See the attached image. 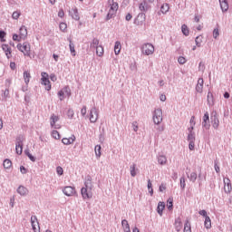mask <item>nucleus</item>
<instances>
[{"label":"nucleus","mask_w":232,"mask_h":232,"mask_svg":"<svg viewBox=\"0 0 232 232\" xmlns=\"http://www.w3.org/2000/svg\"><path fill=\"white\" fill-rule=\"evenodd\" d=\"M109 12L107 14L106 19L110 21V19L113 18L115 14H117V10H119V4L115 2V0H108Z\"/></svg>","instance_id":"obj_1"},{"label":"nucleus","mask_w":232,"mask_h":232,"mask_svg":"<svg viewBox=\"0 0 232 232\" xmlns=\"http://www.w3.org/2000/svg\"><path fill=\"white\" fill-rule=\"evenodd\" d=\"M17 50L22 52L25 57H31L32 55V45L28 42H24L23 44H18L16 45Z\"/></svg>","instance_id":"obj_2"},{"label":"nucleus","mask_w":232,"mask_h":232,"mask_svg":"<svg viewBox=\"0 0 232 232\" xmlns=\"http://www.w3.org/2000/svg\"><path fill=\"white\" fill-rule=\"evenodd\" d=\"M91 48L96 49V55L98 57H102L104 55V47L101 44V42L97 38H93L91 44Z\"/></svg>","instance_id":"obj_3"},{"label":"nucleus","mask_w":232,"mask_h":232,"mask_svg":"<svg viewBox=\"0 0 232 232\" xmlns=\"http://www.w3.org/2000/svg\"><path fill=\"white\" fill-rule=\"evenodd\" d=\"M141 53H143V55H153V53H155V46L150 43L143 44L141 46Z\"/></svg>","instance_id":"obj_4"},{"label":"nucleus","mask_w":232,"mask_h":232,"mask_svg":"<svg viewBox=\"0 0 232 232\" xmlns=\"http://www.w3.org/2000/svg\"><path fill=\"white\" fill-rule=\"evenodd\" d=\"M82 198H92L93 197L92 186H90L88 183H85V187L82 188Z\"/></svg>","instance_id":"obj_5"},{"label":"nucleus","mask_w":232,"mask_h":232,"mask_svg":"<svg viewBox=\"0 0 232 232\" xmlns=\"http://www.w3.org/2000/svg\"><path fill=\"white\" fill-rule=\"evenodd\" d=\"M70 95H72V91L68 86L63 87L61 91L58 92V97L60 101H64V99H66V97H70Z\"/></svg>","instance_id":"obj_6"},{"label":"nucleus","mask_w":232,"mask_h":232,"mask_svg":"<svg viewBox=\"0 0 232 232\" xmlns=\"http://www.w3.org/2000/svg\"><path fill=\"white\" fill-rule=\"evenodd\" d=\"M49 77L48 72H42V84L45 86V90H47V92L52 90V84L50 83Z\"/></svg>","instance_id":"obj_7"},{"label":"nucleus","mask_w":232,"mask_h":232,"mask_svg":"<svg viewBox=\"0 0 232 232\" xmlns=\"http://www.w3.org/2000/svg\"><path fill=\"white\" fill-rule=\"evenodd\" d=\"M154 124H160L162 122V110L156 109L153 114Z\"/></svg>","instance_id":"obj_8"},{"label":"nucleus","mask_w":232,"mask_h":232,"mask_svg":"<svg viewBox=\"0 0 232 232\" xmlns=\"http://www.w3.org/2000/svg\"><path fill=\"white\" fill-rule=\"evenodd\" d=\"M31 225L34 232H41V227L39 226V221L37 220V217H31Z\"/></svg>","instance_id":"obj_9"},{"label":"nucleus","mask_w":232,"mask_h":232,"mask_svg":"<svg viewBox=\"0 0 232 232\" xmlns=\"http://www.w3.org/2000/svg\"><path fill=\"white\" fill-rule=\"evenodd\" d=\"M59 116L55 115V114H52L50 117V124L51 127L54 128L55 130H60L61 125H57L55 123L59 122Z\"/></svg>","instance_id":"obj_10"},{"label":"nucleus","mask_w":232,"mask_h":232,"mask_svg":"<svg viewBox=\"0 0 232 232\" xmlns=\"http://www.w3.org/2000/svg\"><path fill=\"white\" fill-rule=\"evenodd\" d=\"M89 119L91 122H97L99 119V112L97 111V108L93 107L91 109Z\"/></svg>","instance_id":"obj_11"},{"label":"nucleus","mask_w":232,"mask_h":232,"mask_svg":"<svg viewBox=\"0 0 232 232\" xmlns=\"http://www.w3.org/2000/svg\"><path fill=\"white\" fill-rule=\"evenodd\" d=\"M63 193L66 195V197H73V195H75L76 193L75 188L72 186L64 187L63 189Z\"/></svg>","instance_id":"obj_12"},{"label":"nucleus","mask_w":232,"mask_h":232,"mask_svg":"<svg viewBox=\"0 0 232 232\" xmlns=\"http://www.w3.org/2000/svg\"><path fill=\"white\" fill-rule=\"evenodd\" d=\"M223 182H224L225 193H231V191H232L231 179H229V178H225Z\"/></svg>","instance_id":"obj_13"},{"label":"nucleus","mask_w":232,"mask_h":232,"mask_svg":"<svg viewBox=\"0 0 232 232\" xmlns=\"http://www.w3.org/2000/svg\"><path fill=\"white\" fill-rule=\"evenodd\" d=\"M211 124L214 130H218L220 121L218 120V115H217V112L211 116Z\"/></svg>","instance_id":"obj_14"},{"label":"nucleus","mask_w":232,"mask_h":232,"mask_svg":"<svg viewBox=\"0 0 232 232\" xmlns=\"http://www.w3.org/2000/svg\"><path fill=\"white\" fill-rule=\"evenodd\" d=\"M18 35L20 36V39H22L23 41H24V39L28 37V29L26 28V26L22 25L20 27Z\"/></svg>","instance_id":"obj_15"},{"label":"nucleus","mask_w":232,"mask_h":232,"mask_svg":"<svg viewBox=\"0 0 232 232\" xmlns=\"http://www.w3.org/2000/svg\"><path fill=\"white\" fill-rule=\"evenodd\" d=\"M202 126L205 128V130H209L210 125H209V113L206 112L203 116V121H202Z\"/></svg>","instance_id":"obj_16"},{"label":"nucleus","mask_w":232,"mask_h":232,"mask_svg":"<svg viewBox=\"0 0 232 232\" xmlns=\"http://www.w3.org/2000/svg\"><path fill=\"white\" fill-rule=\"evenodd\" d=\"M2 50L5 52L7 59L12 57V48L8 44H2Z\"/></svg>","instance_id":"obj_17"},{"label":"nucleus","mask_w":232,"mask_h":232,"mask_svg":"<svg viewBox=\"0 0 232 232\" xmlns=\"http://www.w3.org/2000/svg\"><path fill=\"white\" fill-rule=\"evenodd\" d=\"M204 90V79L199 78L198 80V84L196 86V91L198 92V93H202Z\"/></svg>","instance_id":"obj_18"},{"label":"nucleus","mask_w":232,"mask_h":232,"mask_svg":"<svg viewBox=\"0 0 232 232\" xmlns=\"http://www.w3.org/2000/svg\"><path fill=\"white\" fill-rule=\"evenodd\" d=\"M70 15L74 19V21H79L81 19V16L79 15V11L77 8H72L70 11Z\"/></svg>","instance_id":"obj_19"},{"label":"nucleus","mask_w":232,"mask_h":232,"mask_svg":"<svg viewBox=\"0 0 232 232\" xmlns=\"http://www.w3.org/2000/svg\"><path fill=\"white\" fill-rule=\"evenodd\" d=\"M219 4L222 12H227V10H229V4H227V0H219Z\"/></svg>","instance_id":"obj_20"},{"label":"nucleus","mask_w":232,"mask_h":232,"mask_svg":"<svg viewBox=\"0 0 232 232\" xmlns=\"http://www.w3.org/2000/svg\"><path fill=\"white\" fill-rule=\"evenodd\" d=\"M164 209H166V203L160 201L157 207V211L160 214V217H162Z\"/></svg>","instance_id":"obj_21"},{"label":"nucleus","mask_w":232,"mask_h":232,"mask_svg":"<svg viewBox=\"0 0 232 232\" xmlns=\"http://www.w3.org/2000/svg\"><path fill=\"white\" fill-rule=\"evenodd\" d=\"M63 144H65L66 146L70 145V144H73V142H75V136H72L71 138H63L62 140Z\"/></svg>","instance_id":"obj_22"},{"label":"nucleus","mask_w":232,"mask_h":232,"mask_svg":"<svg viewBox=\"0 0 232 232\" xmlns=\"http://www.w3.org/2000/svg\"><path fill=\"white\" fill-rule=\"evenodd\" d=\"M174 226H175L176 231H181V229H182V219H180V218H176Z\"/></svg>","instance_id":"obj_23"},{"label":"nucleus","mask_w":232,"mask_h":232,"mask_svg":"<svg viewBox=\"0 0 232 232\" xmlns=\"http://www.w3.org/2000/svg\"><path fill=\"white\" fill-rule=\"evenodd\" d=\"M158 162L160 166H165V164H168V158L164 155H160L158 157Z\"/></svg>","instance_id":"obj_24"},{"label":"nucleus","mask_w":232,"mask_h":232,"mask_svg":"<svg viewBox=\"0 0 232 232\" xmlns=\"http://www.w3.org/2000/svg\"><path fill=\"white\" fill-rule=\"evenodd\" d=\"M17 193H19V195H22V197H24L25 195H28V188L20 186L17 189Z\"/></svg>","instance_id":"obj_25"},{"label":"nucleus","mask_w":232,"mask_h":232,"mask_svg":"<svg viewBox=\"0 0 232 232\" xmlns=\"http://www.w3.org/2000/svg\"><path fill=\"white\" fill-rule=\"evenodd\" d=\"M121 226L123 227L124 232H131V230L130 229V224L128 223V220L123 219L121 221Z\"/></svg>","instance_id":"obj_26"},{"label":"nucleus","mask_w":232,"mask_h":232,"mask_svg":"<svg viewBox=\"0 0 232 232\" xmlns=\"http://www.w3.org/2000/svg\"><path fill=\"white\" fill-rule=\"evenodd\" d=\"M15 150H16L17 155H21L23 153V142L22 141H18L16 143Z\"/></svg>","instance_id":"obj_27"},{"label":"nucleus","mask_w":232,"mask_h":232,"mask_svg":"<svg viewBox=\"0 0 232 232\" xmlns=\"http://www.w3.org/2000/svg\"><path fill=\"white\" fill-rule=\"evenodd\" d=\"M30 79H32V75L30 74V72H24V80L25 84H28L30 82Z\"/></svg>","instance_id":"obj_28"},{"label":"nucleus","mask_w":232,"mask_h":232,"mask_svg":"<svg viewBox=\"0 0 232 232\" xmlns=\"http://www.w3.org/2000/svg\"><path fill=\"white\" fill-rule=\"evenodd\" d=\"M121 42H116L114 45V53L115 55H119L121 53Z\"/></svg>","instance_id":"obj_29"},{"label":"nucleus","mask_w":232,"mask_h":232,"mask_svg":"<svg viewBox=\"0 0 232 232\" xmlns=\"http://www.w3.org/2000/svg\"><path fill=\"white\" fill-rule=\"evenodd\" d=\"M130 171L131 177H137V165L136 164H132L130 167Z\"/></svg>","instance_id":"obj_30"},{"label":"nucleus","mask_w":232,"mask_h":232,"mask_svg":"<svg viewBox=\"0 0 232 232\" xmlns=\"http://www.w3.org/2000/svg\"><path fill=\"white\" fill-rule=\"evenodd\" d=\"M161 14H168L169 12V4H163L160 7Z\"/></svg>","instance_id":"obj_31"},{"label":"nucleus","mask_w":232,"mask_h":232,"mask_svg":"<svg viewBox=\"0 0 232 232\" xmlns=\"http://www.w3.org/2000/svg\"><path fill=\"white\" fill-rule=\"evenodd\" d=\"M167 208L169 211H173V198H169L167 200Z\"/></svg>","instance_id":"obj_32"},{"label":"nucleus","mask_w":232,"mask_h":232,"mask_svg":"<svg viewBox=\"0 0 232 232\" xmlns=\"http://www.w3.org/2000/svg\"><path fill=\"white\" fill-rule=\"evenodd\" d=\"M69 48H70V52H71L72 55L73 57H75V55H76V53H75V45L73 44V43L72 42V40H70Z\"/></svg>","instance_id":"obj_33"},{"label":"nucleus","mask_w":232,"mask_h":232,"mask_svg":"<svg viewBox=\"0 0 232 232\" xmlns=\"http://www.w3.org/2000/svg\"><path fill=\"white\" fill-rule=\"evenodd\" d=\"M3 166L5 168V169H10L11 166H12V160H5Z\"/></svg>","instance_id":"obj_34"},{"label":"nucleus","mask_w":232,"mask_h":232,"mask_svg":"<svg viewBox=\"0 0 232 232\" xmlns=\"http://www.w3.org/2000/svg\"><path fill=\"white\" fill-rule=\"evenodd\" d=\"M205 227L206 229H211V218L209 217H207V218H205Z\"/></svg>","instance_id":"obj_35"},{"label":"nucleus","mask_w":232,"mask_h":232,"mask_svg":"<svg viewBox=\"0 0 232 232\" xmlns=\"http://www.w3.org/2000/svg\"><path fill=\"white\" fill-rule=\"evenodd\" d=\"M139 9L140 10V12H148V5L146 4V2L140 4Z\"/></svg>","instance_id":"obj_36"},{"label":"nucleus","mask_w":232,"mask_h":232,"mask_svg":"<svg viewBox=\"0 0 232 232\" xmlns=\"http://www.w3.org/2000/svg\"><path fill=\"white\" fill-rule=\"evenodd\" d=\"M101 150H102L101 145H96L94 148L95 155L96 157H98V159H101V155H102Z\"/></svg>","instance_id":"obj_37"},{"label":"nucleus","mask_w":232,"mask_h":232,"mask_svg":"<svg viewBox=\"0 0 232 232\" xmlns=\"http://www.w3.org/2000/svg\"><path fill=\"white\" fill-rule=\"evenodd\" d=\"M181 31H182L183 35H186V36L189 35V29L188 28V25L183 24L181 26Z\"/></svg>","instance_id":"obj_38"},{"label":"nucleus","mask_w":232,"mask_h":232,"mask_svg":"<svg viewBox=\"0 0 232 232\" xmlns=\"http://www.w3.org/2000/svg\"><path fill=\"white\" fill-rule=\"evenodd\" d=\"M212 35L214 39H218V35H220V29L218 28V26L213 30Z\"/></svg>","instance_id":"obj_39"},{"label":"nucleus","mask_w":232,"mask_h":232,"mask_svg":"<svg viewBox=\"0 0 232 232\" xmlns=\"http://www.w3.org/2000/svg\"><path fill=\"white\" fill-rule=\"evenodd\" d=\"M184 232H191V224H189V220H187L185 223Z\"/></svg>","instance_id":"obj_40"},{"label":"nucleus","mask_w":232,"mask_h":232,"mask_svg":"<svg viewBox=\"0 0 232 232\" xmlns=\"http://www.w3.org/2000/svg\"><path fill=\"white\" fill-rule=\"evenodd\" d=\"M207 101H208V103L209 104V106H211V104H213V93H211V92H208V96H207Z\"/></svg>","instance_id":"obj_41"},{"label":"nucleus","mask_w":232,"mask_h":232,"mask_svg":"<svg viewBox=\"0 0 232 232\" xmlns=\"http://www.w3.org/2000/svg\"><path fill=\"white\" fill-rule=\"evenodd\" d=\"M52 137L53 139H55L56 140H59V139H61V134H59V131H57V130H53Z\"/></svg>","instance_id":"obj_42"},{"label":"nucleus","mask_w":232,"mask_h":232,"mask_svg":"<svg viewBox=\"0 0 232 232\" xmlns=\"http://www.w3.org/2000/svg\"><path fill=\"white\" fill-rule=\"evenodd\" d=\"M60 30L62 32H66V30H68V24H66V23H64V22H62L60 24Z\"/></svg>","instance_id":"obj_43"},{"label":"nucleus","mask_w":232,"mask_h":232,"mask_svg":"<svg viewBox=\"0 0 232 232\" xmlns=\"http://www.w3.org/2000/svg\"><path fill=\"white\" fill-rule=\"evenodd\" d=\"M188 140L189 142H195V132H188Z\"/></svg>","instance_id":"obj_44"},{"label":"nucleus","mask_w":232,"mask_h":232,"mask_svg":"<svg viewBox=\"0 0 232 232\" xmlns=\"http://www.w3.org/2000/svg\"><path fill=\"white\" fill-rule=\"evenodd\" d=\"M13 19H19L21 17V13L18 11H14L12 15Z\"/></svg>","instance_id":"obj_45"},{"label":"nucleus","mask_w":232,"mask_h":232,"mask_svg":"<svg viewBox=\"0 0 232 232\" xmlns=\"http://www.w3.org/2000/svg\"><path fill=\"white\" fill-rule=\"evenodd\" d=\"M180 188L182 189H185V188H186V179H184V178H180Z\"/></svg>","instance_id":"obj_46"},{"label":"nucleus","mask_w":232,"mask_h":232,"mask_svg":"<svg viewBox=\"0 0 232 232\" xmlns=\"http://www.w3.org/2000/svg\"><path fill=\"white\" fill-rule=\"evenodd\" d=\"M189 179H190L192 182H195V180H197V173H196V172H192V173L190 174Z\"/></svg>","instance_id":"obj_47"},{"label":"nucleus","mask_w":232,"mask_h":232,"mask_svg":"<svg viewBox=\"0 0 232 232\" xmlns=\"http://www.w3.org/2000/svg\"><path fill=\"white\" fill-rule=\"evenodd\" d=\"M13 41H17L18 43H20V41H23V40L19 34H14Z\"/></svg>","instance_id":"obj_48"},{"label":"nucleus","mask_w":232,"mask_h":232,"mask_svg":"<svg viewBox=\"0 0 232 232\" xmlns=\"http://www.w3.org/2000/svg\"><path fill=\"white\" fill-rule=\"evenodd\" d=\"M73 115H74V112H73V110L70 109L67 112V117L69 119H73Z\"/></svg>","instance_id":"obj_49"},{"label":"nucleus","mask_w":232,"mask_h":232,"mask_svg":"<svg viewBox=\"0 0 232 232\" xmlns=\"http://www.w3.org/2000/svg\"><path fill=\"white\" fill-rule=\"evenodd\" d=\"M178 63H179V64H186V58L180 56V57L178 59Z\"/></svg>","instance_id":"obj_50"},{"label":"nucleus","mask_w":232,"mask_h":232,"mask_svg":"<svg viewBox=\"0 0 232 232\" xmlns=\"http://www.w3.org/2000/svg\"><path fill=\"white\" fill-rule=\"evenodd\" d=\"M5 36H6V33H5V31H0V39L2 42H5Z\"/></svg>","instance_id":"obj_51"},{"label":"nucleus","mask_w":232,"mask_h":232,"mask_svg":"<svg viewBox=\"0 0 232 232\" xmlns=\"http://www.w3.org/2000/svg\"><path fill=\"white\" fill-rule=\"evenodd\" d=\"M188 148L190 151H193L195 150V141H189Z\"/></svg>","instance_id":"obj_52"},{"label":"nucleus","mask_w":232,"mask_h":232,"mask_svg":"<svg viewBox=\"0 0 232 232\" xmlns=\"http://www.w3.org/2000/svg\"><path fill=\"white\" fill-rule=\"evenodd\" d=\"M26 155L32 162H35V157H34L30 152H26Z\"/></svg>","instance_id":"obj_53"},{"label":"nucleus","mask_w":232,"mask_h":232,"mask_svg":"<svg viewBox=\"0 0 232 232\" xmlns=\"http://www.w3.org/2000/svg\"><path fill=\"white\" fill-rule=\"evenodd\" d=\"M56 172H57L58 175H63V168L62 167H57L56 168Z\"/></svg>","instance_id":"obj_54"},{"label":"nucleus","mask_w":232,"mask_h":232,"mask_svg":"<svg viewBox=\"0 0 232 232\" xmlns=\"http://www.w3.org/2000/svg\"><path fill=\"white\" fill-rule=\"evenodd\" d=\"M199 215H201L202 217H205V218H207V217H209L208 216V212L206 210H200Z\"/></svg>","instance_id":"obj_55"},{"label":"nucleus","mask_w":232,"mask_h":232,"mask_svg":"<svg viewBox=\"0 0 232 232\" xmlns=\"http://www.w3.org/2000/svg\"><path fill=\"white\" fill-rule=\"evenodd\" d=\"M58 17H64V10L63 9H60L59 12H58Z\"/></svg>","instance_id":"obj_56"},{"label":"nucleus","mask_w":232,"mask_h":232,"mask_svg":"<svg viewBox=\"0 0 232 232\" xmlns=\"http://www.w3.org/2000/svg\"><path fill=\"white\" fill-rule=\"evenodd\" d=\"M190 126H195V124H197V122L195 121V116H192L190 118Z\"/></svg>","instance_id":"obj_57"},{"label":"nucleus","mask_w":232,"mask_h":232,"mask_svg":"<svg viewBox=\"0 0 232 232\" xmlns=\"http://www.w3.org/2000/svg\"><path fill=\"white\" fill-rule=\"evenodd\" d=\"M215 170L217 173H220V167L218 166V164L217 162H215Z\"/></svg>","instance_id":"obj_58"},{"label":"nucleus","mask_w":232,"mask_h":232,"mask_svg":"<svg viewBox=\"0 0 232 232\" xmlns=\"http://www.w3.org/2000/svg\"><path fill=\"white\" fill-rule=\"evenodd\" d=\"M86 106H83L82 108V110H81V113H82V115L84 117V115H86Z\"/></svg>","instance_id":"obj_59"},{"label":"nucleus","mask_w":232,"mask_h":232,"mask_svg":"<svg viewBox=\"0 0 232 232\" xmlns=\"http://www.w3.org/2000/svg\"><path fill=\"white\" fill-rule=\"evenodd\" d=\"M160 191L162 193L163 191H166V185H164V184H161L160 186Z\"/></svg>","instance_id":"obj_60"},{"label":"nucleus","mask_w":232,"mask_h":232,"mask_svg":"<svg viewBox=\"0 0 232 232\" xmlns=\"http://www.w3.org/2000/svg\"><path fill=\"white\" fill-rule=\"evenodd\" d=\"M20 171H21V173H23V175L26 174V168H24V166H21Z\"/></svg>","instance_id":"obj_61"},{"label":"nucleus","mask_w":232,"mask_h":232,"mask_svg":"<svg viewBox=\"0 0 232 232\" xmlns=\"http://www.w3.org/2000/svg\"><path fill=\"white\" fill-rule=\"evenodd\" d=\"M50 79H51V81H53V82H55V81H57V76H55V74H51V75H50Z\"/></svg>","instance_id":"obj_62"},{"label":"nucleus","mask_w":232,"mask_h":232,"mask_svg":"<svg viewBox=\"0 0 232 232\" xmlns=\"http://www.w3.org/2000/svg\"><path fill=\"white\" fill-rule=\"evenodd\" d=\"M11 84H12V80L11 79L5 80V86L10 87Z\"/></svg>","instance_id":"obj_63"},{"label":"nucleus","mask_w":232,"mask_h":232,"mask_svg":"<svg viewBox=\"0 0 232 232\" xmlns=\"http://www.w3.org/2000/svg\"><path fill=\"white\" fill-rule=\"evenodd\" d=\"M195 41H196L197 46L200 47V37H197Z\"/></svg>","instance_id":"obj_64"}]
</instances>
